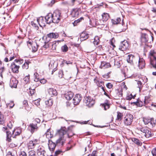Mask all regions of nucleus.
I'll list each match as a JSON object with an SVG mask.
<instances>
[{
	"instance_id": "obj_1",
	"label": "nucleus",
	"mask_w": 156,
	"mask_h": 156,
	"mask_svg": "<svg viewBox=\"0 0 156 156\" xmlns=\"http://www.w3.org/2000/svg\"><path fill=\"white\" fill-rule=\"evenodd\" d=\"M58 132L59 135V138L57 140L56 143L63 145L65 141L63 136L67 132L66 127H62L60 130L58 131Z\"/></svg>"
},
{
	"instance_id": "obj_2",
	"label": "nucleus",
	"mask_w": 156,
	"mask_h": 156,
	"mask_svg": "<svg viewBox=\"0 0 156 156\" xmlns=\"http://www.w3.org/2000/svg\"><path fill=\"white\" fill-rule=\"evenodd\" d=\"M150 64L156 69V50H151L149 52Z\"/></svg>"
},
{
	"instance_id": "obj_3",
	"label": "nucleus",
	"mask_w": 156,
	"mask_h": 156,
	"mask_svg": "<svg viewBox=\"0 0 156 156\" xmlns=\"http://www.w3.org/2000/svg\"><path fill=\"white\" fill-rule=\"evenodd\" d=\"M52 17L53 23H57L60 21L62 17L61 16V13L58 10H55L53 14H52Z\"/></svg>"
},
{
	"instance_id": "obj_4",
	"label": "nucleus",
	"mask_w": 156,
	"mask_h": 156,
	"mask_svg": "<svg viewBox=\"0 0 156 156\" xmlns=\"http://www.w3.org/2000/svg\"><path fill=\"white\" fill-rule=\"evenodd\" d=\"M133 119V116L130 114L127 113L123 119L124 123L126 126L130 125Z\"/></svg>"
},
{
	"instance_id": "obj_5",
	"label": "nucleus",
	"mask_w": 156,
	"mask_h": 156,
	"mask_svg": "<svg viewBox=\"0 0 156 156\" xmlns=\"http://www.w3.org/2000/svg\"><path fill=\"white\" fill-rule=\"evenodd\" d=\"M94 81L98 87H101L104 92V94L107 96V94L105 92L104 87L103 86V85H104L103 82L101 80L100 78L98 77H95L94 79Z\"/></svg>"
},
{
	"instance_id": "obj_6",
	"label": "nucleus",
	"mask_w": 156,
	"mask_h": 156,
	"mask_svg": "<svg viewBox=\"0 0 156 156\" xmlns=\"http://www.w3.org/2000/svg\"><path fill=\"white\" fill-rule=\"evenodd\" d=\"M84 102L86 105L89 107L93 106L95 103L94 100L90 96L85 97Z\"/></svg>"
},
{
	"instance_id": "obj_7",
	"label": "nucleus",
	"mask_w": 156,
	"mask_h": 156,
	"mask_svg": "<svg viewBox=\"0 0 156 156\" xmlns=\"http://www.w3.org/2000/svg\"><path fill=\"white\" fill-rule=\"evenodd\" d=\"M129 48V43L127 41L124 40L121 42L119 46V49L120 50L123 51L126 50Z\"/></svg>"
},
{
	"instance_id": "obj_8",
	"label": "nucleus",
	"mask_w": 156,
	"mask_h": 156,
	"mask_svg": "<svg viewBox=\"0 0 156 156\" xmlns=\"http://www.w3.org/2000/svg\"><path fill=\"white\" fill-rule=\"evenodd\" d=\"M141 41L142 44L147 42L151 43L149 40V37L148 35L145 33H141Z\"/></svg>"
},
{
	"instance_id": "obj_9",
	"label": "nucleus",
	"mask_w": 156,
	"mask_h": 156,
	"mask_svg": "<svg viewBox=\"0 0 156 156\" xmlns=\"http://www.w3.org/2000/svg\"><path fill=\"white\" fill-rule=\"evenodd\" d=\"M38 128L37 124L31 123L28 126V129L32 133H33L35 131H36Z\"/></svg>"
},
{
	"instance_id": "obj_10",
	"label": "nucleus",
	"mask_w": 156,
	"mask_h": 156,
	"mask_svg": "<svg viewBox=\"0 0 156 156\" xmlns=\"http://www.w3.org/2000/svg\"><path fill=\"white\" fill-rule=\"evenodd\" d=\"M37 154L39 156H45V151L44 147L42 146H39L37 150Z\"/></svg>"
},
{
	"instance_id": "obj_11",
	"label": "nucleus",
	"mask_w": 156,
	"mask_h": 156,
	"mask_svg": "<svg viewBox=\"0 0 156 156\" xmlns=\"http://www.w3.org/2000/svg\"><path fill=\"white\" fill-rule=\"evenodd\" d=\"M82 99V97L80 94H77L73 98V103L74 105L78 104Z\"/></svg>"
},
{
	"instance_id": "obj_12",
	"label": "nucleus",
	"mask_w": 156,
	"mask_h": 156,
	"mask_svg": "<svg viewBox=\"0 0 156 156\" xmlns=\"http://www.w3.org/2000/svg\"><path fill=\"white\" fill-rule=\"evenodd\" d=\"M45 20H46V23L48 24H50L51 23H53L52 13H49L45 17Z\"/></svg>"
},
{
	"instance_id": "obj_13",
	"label": "nucleus",
	"mask_w": 156,
	"mask_h": 156,
	"mask_svg": "<svg viewBox=\"0 0 156 156\" xmlns=\"http://www.w3.org/2000/svg\"><path fill=\"white\" fill-rule=\"evenodd\" d=\"M18 82L14 78H12L10 81V86L12 88H16Z\"/></svg>"
},
{
	"instance_id": "obj_14",
	"label": "nucleus",
	"mask_w": 156,
	"mask_h": 156,
	"mask_svg": "<svg viewBox=\"0 0 156 156\" xmlns=\"http://www.w3.org/2000/svg\"><path fill=\"white\" fill-rule=\"evenodd\" d=\"M12 71L14 73H18L19 68V66L16 65L14 62H12L10 67Z\"/></svg>"
},
{
	"instance_id": "obj_15",
	"label": "nucleus",
	"mask_w": 156,
	"mask_h": 156,
	"mask_svg": "<svg viewBox=\"0 0 156 156\" xmlns=\"http://www.w3.org/2000/svg\"><path fill=\"white\" fill-rule=\"evenodd\" d=\"M59 37V34L57 33H50L47 35L46 39L48 38H57Z\"/></svg>"
},
{
	"instance_id": "obj_16",
	"label": "nucleus",
	"mask_w": 156,
	"mask_h": 156,
	"mask_svg": "<svg viewBox=\"0 0 156 156\" xmlns=\"http://www.w3.org/2000/svg\"><path fill=\"white\" fill-rule=\"evenodd\" d=\"M56 144L51 140H49L48 146L50 150L53 151L56 147Z\"/></svg>"
},
{
	"instance_id": "obj_17",
	"label": "nucleus",
	"mask_w": 156,
	"mask_h": 156,
	"mask_svg": "<svg viewBox=\"0 0 156 156\" xmlns=\"http://www.w3.org/2000/svg\"><path fill=\"white\" fill-rule=\"evenodd\" d=\"M37 23L41 26V24L44 25H45V23H46V20H45V17H43L42 16H41L37 19Z\"/></svg>"
},
{
	"instance_id": "obj_18",
	"label": "nucleus",
	"mask_w": 156,
	"mask_h": 156,
	"mask_svg": "<svg viewBox=\"0 0 156 156\" xmlns=\"http://www.w3.org/2000/svg\"><path fill=\"white\" fill-rule=\"evenodd\" d=\"M145 62L143 58H139L138 62V66L140 69H143L145 66Z\"/></svg>"
},
{
	"instance_id": "obj_19",
	"label": "nucleus",
	"mask_w": 156,
	"mask_h": 156,
	"mask_svg": "<svg viewBox=\"0 0 156 156\" xmlns=\"http://www.w3.org/2000/svg\"><path fill=\"white\" fill-rule=\"evenodd\" d=\"M79 14V9L77 8L73 9L71 12V15L73 17H77Z\"/></svg>"
},
{
	"instance_id": "obj_20",
	"label": "nucleus",
	"mask_w": 156,
	"mask_h": 156,
	"mask_svg": "<svg viewBox=\"0 0 156 156\" xmlns=\"http://www.w3.org/2000/svg\"><path fill=\"white\" fill-rule=\"evenodd\" d=\"M115 38L114 37H112L111 40L109 41V44L111 45L110 46V48H108H108L109 50H113L114 48L115 47V46L114 44V43L115 42ZM108 50V51H109Z\"/></svg>"
},
{
	"instance_id": "obj_21",
	"label": "nucleus",
	"mask_w": 156,
	"mask_h": 156,
	"mask_svg": "<svg viewBox=\"0 0 156 156\" xmlns=\"http://www.w3.org/2000/svg\"><path fill=\"white\" fill-rule=\"evenodd\" d=\"M89 35L88 34L84 32H82L80 35V39L81 41H84L88 38Z\"/></svg>"
},
{
	"instance_id": "obj_22",
	"label": "nucleus",
	"mask_w": 156,
	"mask_h": 156,
	"mask_svg": "<svg viewBox=\"0 0 156 156\" xmlns=\"http://www.w3.org/2000/svg\"><path fill=\"white\" fill-rule=\"evenodd\" d=\"M64 96L66 100H69L73 97V93L71 91H69L65 94Z\"/></svg>"
},
{
	"instance_id": "obj_23",
	"label": "nucleus",
	"mask_w": 156,
	"mask_h": 156,
	"mask_svg": "<svg viewBox=\"0 0 156 156\" xmlns=\"http://www.w3.org/2000/svg\"><path fill=\"white\" fill-rule=\"evenodd\" d=\"M48 93L49 95L51 97L54 95H56L57 94L56 90L52 88H50L48 89Z\"/></svg>"
},
{
	"instance_id": "obj_24",
	"label": "nucleus",
	"mask_w": 156,
	"mask_h": 156,
	"mask_svg": "<svg viewBox=\"0 0 156 156\" xmlns=\"http://www.w3.org/2000/svg\"><path fill=\"white\" fill-rule=\"evenodd\" d=\"M122 88L118 89L116 90V96L118 98H121L122 97Z\"/></svg>"
},
{
	"instance_id": "obj_25",
	"label": "nucleus",
	"mask_w": 156,
	"mask_h": 156,
	"mask_svg": "<svg viewBox=\"0 0 156 156\" xmlns=\"http://www.w3.org/2000/svg\"><path fill=\"white\" fill-rule=\"evenodd\" d=\"M21 133V131L20 130H18L17 129H14L12 133V137L13 138H16V136L18 135H19Z\"/></svg>"
},
{
	"instance_id": "obj_26",
	"label": "nucleus",
	"mask_w": 156,
	"mask_h": 156,
	"mask_svg": "<svg viewBox=\"0 0 156 156\" xmlns=\"http://www.w3.org/2000/svg\"><path fill=\"white\" fill-rule=\"evenodd\" d=\"M123 114L122 113L119 112H117V118L116 119V122H120L122 119Z\"/></svg>"
},
{
	"instance_id": "obj_27",
	"label": "nucleus",
	"mask_w": 156,
	"mask_h": 156,
	"mask_svg": "<svg viewBox=\"0 0 156 156\" xmlns=\"http://www.w3.org/2000/svg\"><path fill=\"white\" fill-rule=\"evenodd\" d=\"M37 23V20H34V21H31V25L35 29L38 30L39 29V27Z\"/></svg>"
},
{
	"instance_id": "obj_28",
	"label": "nucleus",
	"mask_w": 156,
	"mask_h": 156,
	"mask_svg": "<svg viewBox=\"0 0 156 156\" xmlns=\"http://www.w3.org/2000/svg\"><path fill=\"white\" fill-rule=\"evenodd\" d=\"M135 56L133 55L130 54L128 56V58L127 61L130 64H133V60Z\"/></svg>"
},
{
	"instance_id": "obj_29",
	"label": "nucleus",
	"mask_w": 156,
	"mask_h": 156,
	"mask_svg": "<svg viewBox=\"0 0 156 156\" xmlns=\"http://www.w3.org/2000/svg\"><path fill=\"white\" fill-rule=\"evenodd\" d=\"M110 61L109 62H108V65L109 64V67H111L112 65L114 66L115 65V60L114 57H112L110 58Z\"/></svg>"
},
{
	"instance_id": "obj_30",
	"label": "nucleus",
	"mask_w": 156,
	"mask_h": 156,
	"mask_svg": "<svg viewBox=\"0 0 156 156\" xmlns=\"http://www.w3.org/2000/svg\"><path fill=\"white\" fill-rule=\"evenodd\" d=\"M50 129H48L47 130L46 133V136L47 138L49 139L53 137V135L50 132Z\"/></svg>"
},
{
	"instance_id": "obj_31",
	"label": "nucleus",
	"mask_w": 156,
	"mask_h": 156,
	"mask_svg": "<svg viewBox=\"0 0 156 156\" xmlns=\"http://www.w3.org/2000/svg\"><path fill=\"white\" fill-rule=\"evenodd\" d=\"M35 146L33 142V140L30 141L28 144V146L29 149H33Z\"/></svg>"
},
{
	"instance_id": "obj_32",
	"label": "nucleus",
	"mask_w": 156,
	"mask_h": 156,
	"mask_svg": "<svg viewBox=\"0 0 156 156\" xmlns=\"http://www.w3.org/2000/svg\"><path fill=\"white\" fill-rule=\"evenodd\" d=\"M150 122H149V126L153 127L155 125V123L153 118H151L150 119Z\"/></svg>"
},
{
	"instance_id": "obj_33",
	"label": "nucleus",
	"mask_w": 156,
	"mask_h": 156,
	"mask_svg": "<svg viewBox=\"0 0 156 156\" xmlns=\"http://www.w3.org/2000/svg\"><path fill=\"white\" fill-rule=\"evenodd\" d=\"M132 141L135 144L138 145H141L142 144V143L140 142V140L135 138H133L132 139Z\"/></svg>"
},
{
	"instance_id": "obj_34",
	"label": "nucleus",
	"mask_w": 156,
	"mask_h": 156,
	"mask_svg": "<svg viewBox=\"0 0 156 156\" xmlns=\"http://www.w3.org/2000/svg\"><path fill=\"white\" fill-rule=\"evenodd\" d=\"M133 103L138 106L142 107L143 105V103L142 101L138 100L137 101L135 102H133Z\"/></svg>"
},
{
	"instance_id": "obj_35",
	"label": "nucleus",
	"mask_w": 156,
	"mask_h": 156,
	"mask_svg": "<svg viewBox=\"0 0 156 156\" xmlns=\"http://www.w3.org/2000/svg\"><path fill=\"white\" fill-rule=\"evenodd\" d=\"M100 68L103 69L107 68V63L105 62H102L100 66Z\"/></svg>"
},
{
	"instance_id": "obj_36",
	"label": "nucleus",
	"mask_w": 156,
	"mask_h": 156,
	"mask_svg": "<svg viewBox=\"0 0 156 156\" xmlns=\"http://www.w3.org/2000/svg\"><path fill=\"white\" fill-rule=\"evenodd\" d=\"M99 37L97 36H95L94 38V41H93V43L94 45H98L99 44Z\"/></svg>"
},
{
	"instance_id": "obj_37",
	"label": "nucleus",
	"mask_w": 156,
	"mask_h": 156,
	"mask_svg": "<svg viewBox=\"0 0 156 156\" xmlns=\"http://www.w3.org/2000/svg\"><path fill=\"white\" fill-rule=\"evenodd\" d=\"M5 118L4 115L0 114V124H3L5 123Z\"/></svg>"
},
{
	"instance_id": "obj_38",
	"label": "nucleus",
	"mask_w": 156,
	"mask_h": 156,
	"mask_svg": "<svg viewBox=\"0 0 156 156\" xmlns=\"http://www.w3.org/2000/svg\"><path fill=\"white\" fill-rule=\"evenodd\" d=\"M32 51L33 52H35L37 50V45L36 43H34L32 46Z\"/></svg>"
},
{
	"instance_id": "obj_39",
	"label": "nucleus",
	"mask_w": 156,
	"mask_h": 156,
	"mask_svg": "<svg viewBox=\"0 0 156 156\" xmlns=\"http://www.w3.org/2000/svg\"><path fill=\"white\" fill-rule=\"evenodd\" d=\"M45 103L46 105L47 106H51L53 104L52 100L51 99H49V100L46 101L45 102Z\"/></svg>"
},
{
	"instance_id": "obj_40",
	"label": "nucleus",
	"mask_w": 156,
	"mask_h": 156,
	"mask_svg": "<svg viewBox=\"0 0 156 156\" xmlns=\"http://www.w3.org/2000/svg\"><path fill=\"white\" fill-rule=\"evenodd\" d=\"M30 62L29 61H27L25 62L22 65V68L23 69H27L29 67L28 65Z\"/></svg>"
},
{
	"instance_id": "obj_41",
	"label": "nucleus",
	"mask_w": 156,
	"mask_h": 156,
	"mask_svg": "<svg viewBox=\"0 0 156 156\" xmlns=\"http://www.w3.org/2000/svg\"><path fill=\"white\" fill-rule=\"evenodd\" d=\"M107 14V13H104L102 15V20L104 23H106L107 20V17L106 15Z\"/></svg>"
},
{
	"instance_id": "obj_42",
	"label": "nucleus",
	"mask_w": 156,
	"mask_h": 156,
	"mask_svg": "<svg viewBox=\"0 0 156 156\" xmlns=\"http://www.w3.org/2000/svg\"><path fill=\"white\" fill-rule=\"evenodd\" d=\"M83 20V17H80V18L75 20L73 23V24L74 26L77 25V23L80 22L82 20Z\"/></svg>"
},
{
	"instance_id": "obj_43",
	"label": "nucleus",
	"mask_w": 156,
	"mask_h": 156,
	"mask_svg": "<svg viewBox=\"0 0 156 156\" xmlns=\"http://www.w3.org/2000/svg\"><path fill=\"white\" fill-rule=\"evenodd\" d=\"M121 19L120 18H117L116 20H112V22L113 24H118L121 21Z\"/></svg>"
},
{
	"instance_id": "obj_44",
	"label": "nucleus",
	"mask_w": 156,
	"mask_h": 156,
	"mask_svg": "<svg viewBox=\"0 0 156 156\" xmlns=\"http://www.w3.org/2000/svg\"><path fill=\"white\" fill-rule=\"evenodd\" d=\"M144 135L146 137L149 138L151 136V132L148 129L147 131H146Z\"/></svg>"
},
{
	"instance_id": "obj_45",
	"label": "nucleus",
	"mask_w": 156,
	"mask_h": 156,
	"mask_svg": "<svg viewBox=\"0 0 156 156\" xmlns=\"http://www.w3.org/2000/svg\"><path fill=\"white\" fill-rule=\"evenodd\" d=\"M61 49L62 52H65L68 51V48L67 45L65 44L62 47Z\"/></svg>"
},
{
	"instance_id": "obj_46",
	"label": "nucleus",
	"mask_w": 156,
	"mask_h": 156,
	"mask_svg": "<svg viewBox=\"0 0 156 156\" xmlns=\"http://www.w3.org/2000/svg\"><path fill=\"white\" fill-rule=\"evenodd\" d=\"M136 94L133 95L131 94L129 95L126 96V100H131L132 98H134L136 97Z\"/></svg>"
},
{
	"instance_id": "obj_47",
	"label": "nucleus",
	"mask_w": 156,
	"mask_h": 156,
	"mask_svg": "<svg viewBox=\"0 0 156 156\" xmlns=\"http://www.w3.org/2000/svg\"><path fill=\"white\" fill-rule=\"evenodd\" d=\"M122 26H124L123 28H122V31H124L126 30L127 29V26L125 25V24L124 22L123 19H122Z\"/></svg>"
},
{
	"instance_id": "obj_48",
	"label": "nucleus",
	"mask_w": 156,
	"mask_h": 156,
	"mask_svg": "<svg viewBox=\"0 0 156 156\" xmlns=\"http://www.w3.org/2000/svg\"><path fill=\"white\" fill-rule=\"evenodd\" d=\"M137 83L138 85L137 87L139 88V90L140 91L141 90L143 87L142 83L140 81H137Z\"/></svg>"
},
{
	"instance_id": "obj_49",
	"label": "nucleus",
	"mask_w": 156,
	"mask_h": 156,
	"mask_svg": "<svg viewBox=\"0 0 156 156\" xmlns=\"http://www.w3.org/2000/svg\"><path fill=\"white\" fill-rule=\"evenodd\" d=\"M35 152L34 150H31L28 153V156H36Z\"/></svg>"
},
{
	"instance_id": "obj_50",
	"label": "nucleus",
	"mask_w": 156,
	"mask_h": 156,
	"mask_svg": "<svg viewBox=\"0 0 156 156\" xmlns=\"http://www.w3.org/2000/svg\"><path fill=\"white\" fill-rule=\"evenodd\" d=\"M101 106L102 108H103L105 110H106V107L107 106V101L103 104H101Z\"/></svg>"
},
{
	"instance_id": "obj_51",
	"label": "nucleus",
	"mask_w": 156,
	"mask_h": 156,
	"mask_svg": "<svg viewBox=\"0 0 156 156\" xmlns=\"http://www.w3.org/2000/svg\"><path fill=\"white\" fill-rule=\"evenodd\" d=\"M40 99L36 100L33 101V103L36 106H38L40 105Z\"/></svg>"
},
{
	"instance_id": "obj_52",
	"label": "nucleus",
	"mask_w": 156,
	"mask_h": 156,
	"mask_svg": "<svg viewBox=\"0 0 156 156\" xmlns=\"http://www.w3.org/2000/svg\"><path fill=\"white\" fill-rule=\"evenodd\" d=\"M115 65H114V66H116L117 68H119L120 66V61H118L117 60H115Z\"/></svg>"
},
{
	"instance_id": "obj_53",
	"label": "nucleus",
	"mask_w": 156,
	"mask_h": 156,
	"mask_svg": "<svg viewBox=\"0 0 156 156\" xmlns=\"http://www.w3.org/2000/svg\"><path fill=\"white\" fill-rule=\"evenodd\" d=\"M62 4L64 5L69 6L72 5L70 2H69L67 1H63L62 2Z\"/></svg>"
},
{
	"instance_id": "obj_54",
	"label": "nucleus",
	"mask_w": 156,
	"mask_h": 156,
	"mask_svg": "<svg viewBox=\"0 0 156 156\" xmlns=\"http://www.w3.org/2000/svg\"><path fill=\"white\" fill-rule=\"evenodd\" d=\"M150 119L148 118H144L143 119V121L144 122V123L145 125L148 124H149V122H150Z\"/></svg>"
},
{
	"instance_id": "obj_55",
	"label": "nucleus",
	"mask_w": 156,
	"mask_h": 156,
	"mask_svg": "<svg viewBox=\"0 0 156 156\" xmlns=\"http://www.w3.org/2000/svg\"><path fill=\"white\" fill-rule=\"evenodd\" d=\"M38 74L37 73H35L34 74V77L35 78L34 79V80L35 82H37L38 81H39V80H40L37 77V76H38Z\"/></svg>"
},
{
	"instance_id": "obj_56",
	"label": "nucleus",
	"mask_w": 156,
	"mask_h": 156,
	"mask_svg": "<svg viewBox=\"0 0 156 156\" xmlns=\"http://www.w3.org/2000/svg\"><path fill=\"white\" fill-rule=\"evenodd\" d=\"M56 43L58 44V41H55L53 42V44H52V49L53 50H55L56 49Z\"/></svg>"
},
{
	"instance_id": "obj_57",
	"label": "nucleus",
	"mask_w": 156,
	"mask_h": 156,
	"mask_svg": "<svg viewBox=\"0 0 156 156\" xmlns=\"http://www.w3.org/2000/svg\"><path fill=\"white\" fill-rule=\"evenodd\" d=\"M138 58H136L135 57H134V58L133 59V64H130L131 65H135L136 64L137 62H138Z\"/></svg>"
},
{
	"instance_id": "obj_58",
	"label": "nucleus",
	"mask_w": 156,
	"mask_h": 156,
	"mask_svg": "<svg viewBox=\"0 0 156 156\" xmlns=\"http://www.w3.org/2000/svg\"><path fill=\"white\" fill-rule=\"evenodd\" d=\"M34 43H33V41L32 40H29V41H27V45L28 47H29L30 46H31L33 45V44H34Z\"/></svg>"
},
{
	"instance_id": "obj_59",
	"label": "nucleus",
	"mask_w": 156,
	"mask_h": 156,
	"mask_svg": "<svg viewBox=\"0 0 156 156\" xmlns=\"http://www.w3.org/2000/svg\"><path fill=\"white\" fill-rule=\"evenodd\" d=\"M147 129H147V128L144 127H142L139 128V130L144 134L145 133L146 131H147Z\"/></svg>"
},
{
	"instance_id": "obj_60",
	"label": "nucleus",
	"mask_w": 156,
	"mask_h": 156,
	"mask_svg": "<svg viewBox=\"0 0 156 156\" xmlns=\"http://www.w3.org/2000/svg\"><path fill=\"white\" fill-rule=\"evenodd\" d=\"M97 152L96 151H93L92 154H89L87 156H97Z\"/></svg>"
},
{
	"instance_id": "obj_61",
	"label": "nucleus",
	"mask_w": 156,
	"mask_h": 156,
	"mask_svg": "<svg viewBox=\"0 0 156 156\" xmlns=\"http://www.w3.org/2000/svg\"><path fill=\"white\" fill-rule=\"evenodd\" d=\"M29 80H30L29 75H28V76H26L25 77V78H24V80L26 83L28 82L29 81Z\"/></svg>"
},
{
	"instance_id": "obj_62",
	"label": "nucleus",
	"mask_w": 156,
	"mask_h": 156,
	"mask_svg": "<svg viewBox=\"0 0 156 156\" xmlns=\"http://www.w3.org/2000/svg\"><path fill=\"white\" fill-rule=\"evenodd\" d=\"M55 3V0H51L50 3H48L47 5L49 6H51Z\"/></svg>"
},
{
	"instance_id": "obj_63",
	"label": "nucleus",
	"mask_w": 156,
	"mask_h": 156,
	"mask_svg": "<svg viewBox=\"0 0 156 156\" xmlns=\"http://www.w3.org/2000/svg\"><path fill=\"white\" fill-rule=\"evenodd\" d=\"M153 156H156V147L154 148L151 151Z\"/></svg>"
},
{
	"instance_id": "obj_64",
	"label": "nucleus",
	"mask_w": 156,
	"mask_h": 156,
	"mask_svg": "<svg viewBox=\"0 0 156 156\" xmlns=\"http://www.w3.org/2000/svg\"><path fill=\"white\" fill-rule=\"evenodd\" d=\"M19 156H27V154L25 152L21 151L19 154Z\"/></svg>"
}]
</instances>
